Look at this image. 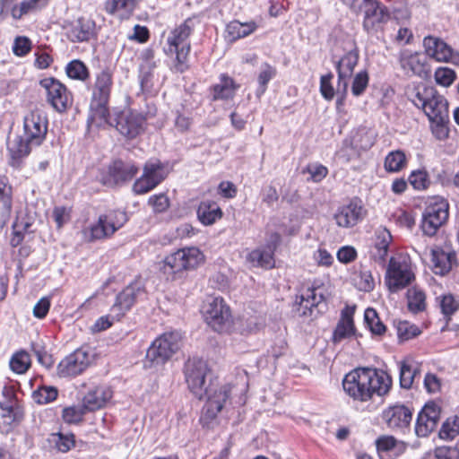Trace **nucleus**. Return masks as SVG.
<instances>
[{
	"mask_svg": "<svg viewBox=\"0 0 459 459\" xmlns=\"http://www.w3.org/2000/svg\"><path fill=\"white\" fill-rule=\"evenodd\" d=\"M414 279L415 274L408 256L398 255L390 259L385 277V283L390 291L397 292L406 288Z\"/></svg>",
	"mask_w": 459,
	"mask_h": 459,
	"instance_id": "8",
	"label": "nucleus"
},
{
	"mask_svg": "<svg viewBox=\"0 0 459 459\" xmlns=\"http://www.w3.org/2000/svg\"><path fill=\"white\" fill-rule=\"evenodd\" d=\"M65 73L69 78L82 82L88 79L90 75L87 66L78 59H74L67 64Z\"/></svg>",
	"mask_w": 459,
	"mask_h": 459,
	"instance_id": "47",
	"label": "nucleus"
},
{
	"mask_svg": "<svg viewBox=\"0 0 459 459\" xmlns=\"http://www.w3.org/2000/svg\"><path fill=\"white\" fill-rule=\"evenodd\" d=\"M197 217L202 224L208 226L222 217V211L215 202L204 201L197 208Z\"/></svg>",
	"mask_w": 459,
	"mask_h": 459,
	"instance_id": "37",
	"label": "nucleus"
},
{
	"mask_svg": "<svg viewBox=\"0 0 459 459\" xmlns=\"http://www.w3.org/2000/svg\"><path fill=\"white\" fill-rule=\"evenodd\" d=\"M423 46L427 55L431 58L438 62H448L452 48L442 39L428 36L423 40Z\"/></svg>",
	"mask_w": 459,
	"mask_h": 459,
	"instance_id": "31",
	"label": "nucleus"
},
{
	"mask_svg": "<svg viewBox=\"0 0 459 459\" xmlns=\"http://www.w3.org/2000/svg\"><path fill=\"white\" fill-rule=\"evenodd\" d=\"M281 240V235L274 232L269 237L264 247H259L252 250L247 256V260L255 267H263L265 269L274 266L273 255Z\"/></svg>",
	"mask_w": 459,
	"mask_h": 459,
	"instance_id": "20",
	"label": "nucleus"
},
{
	"mask_svg": "<svg viewBox=\"0 0 459 459\" xmlns=\"http://www.w3.org/2000/svg\"><path fill=\"white\" fill-rule=\"evenodd\" d=\"M181 339L178 331L163 333L147 350L146 359L152 364H164L179 350Z\"/></svg>",
	"mask_w": 459,
	"mask_h": 459,
	"instance_id": "9",
	"label": "nucleus"
},
{
	"mask_svg": "<svg viewBox=\"0 0 459 459\" xmlns=\"http://www.w3.org/2000/svg\"><path fill=\"white\" fill-rule=\"evenodd\" d=\"M148 204L152 207L156 213L164 212L169 206V200L165 194H159L152 195Z\"/></svg>",
	"mask_w": 459,
	"mask_h": 459,
	"instance_id": "58",
	"label": "nucleus"
},
{
	"mask_svg": "<svg viewBox=\"0 0 459 459\" xmlns=\"http://www.w3.org/2000/svg\"><path fill=\"white\" fill-rule=\"evenodd\" d=\"M435 81L443 87L450 86L455 80V73L447 67L437 68L434 74Z\"/></svg>",
	"mask_w": 459,
	"mask_h": 459,
	"instance_id": "55",
	"label": "nucleus"
},
{
	"mask_svg": "<svg viewBox=\"0 0 459 459\" xmlns=\"http://www.w3.org/2000/svg\"><path fill=\"white\" fill-rule=\"evenodd\" d=\"M429 255L434 273L440 275H444L450 271L452 260L455 256V253L446 252L438 247L431 248Z\"/></svg>",
	"mask_w": 459,
	"mask_h": 459,
	"instance_id": "33",
	"label": "nucleus"
},
{
	"mask_svg": "<svg viewBox=\"0 0 459 459\" xmlns=\"http://www.w3.org/2000/svg\"><path fill=\"white\" fill-rule=\"evenodd\" d=\"M458 434L459 423L455 420L452 422L449 420L444 422L439 431V437L443 439H453Z\"/></svg>",
	"mask_w": 459,
	"mask_h": 459,
	"instance_id": "59",
	"label": "nucleus"
},
{
	"mask_svg": "<svg viewBox=\"0 0 459 459\" xmlns=\"http://www.w3.org/2000/svg\"><path fill=\"white\" fill-rule=\"evenodd\" d=\"M408 307L413 313L423 311L426 307L425 293L414 287L407 290Z\"/></svg>",
	"mask_w": 459,
	"mask_h": 459,
	"instance_id": "45",
	"label": "nucleus"
},
{
	"mask_svg": "<svg viewBox=\"0 0 459 459\" xmlns=\"http://www.w3.org/2000/svg\"><path fill=\"white\" fill-rule=\"evenodd\" d=\"M14 0H0V18L4 11L11 10V15L15 20L45 6L48 0H22L19 4L12 5Z\"/></svg>",
	"mask_w": 459,
	"mask_h": 459,
	"instance_id": "27",
	"label": "nucleus"
},
{
	"mask_svg": "<svg viewBox=\"0 0 459 459\" xmlns=\"http://www.w3.org/2000/svg\"><path fill=\"white\" fill-rule=\"evenodd\" d=\"M399 63L404 74L408 76L419 75L424 73V64L420 54L405 49L400 52Z\"/></svg>",
	"mask_w": 459,
	"mask_h": 459,
	"instance_id": "32",
	"label": "nucleus"
},
{
	"mask_svg": "<svg viewBox=\"0 0 459 459\" xmlns=\"http://www.w3.org/2000/svg\"><path fill=\"white\" fill-rule=\"evenodd\" d=\"M138 172V167L131 161L114 160L108 166V176L114 184L131 180Z\"/></svg>",
	"mask_w": 459,
	"mask_h": 459,
	"instance_id": "28",
	"label": "nucleus"
},
{
	"mask_svg": "<svg viewBox=\"0 0 459 459\" xmlns=\"http://www.w3.org/2000/svg\"><path fill=\"white\" fill-rule=\"evenodd\" d=\"M204 255L197 247H185L167 255L164 259V272L176 273L193 270L204 263Z\"/></svg>",
	"mask_w": 459,
	"mask_h": 459,
	"instance_id": "10",
	"label": "nucleus"
},
{
	"mask_svg": "<svg viewBox=\"0 0 459 459\" xmlns=\"http://www.w3.org/2000/svg\"><path fill=\"white\" fill-rule=\"evenodd\" d=\"M365 214L366 210L360 201L355 199L347 205L340 207L334 215V219L339 227L351 228L362 221Z\"/></svg>",
	"mask_w": 459,
	"mask_h": 459,
	"instance_id": "23",
	"label": "nucleus"
},
{
	"mask_svg": "<svg viewBox=\"0 0 459 459\" xmlns=\"http://www.w3.org/2000/svg\"><path fill=\"white\" fill-rule=\"evenodd\" d=\"M353 280L355 286L361 291L368 292L375 287V281L369 271H360Z\"/></svg>",
	"mask_w": 459,
	"mask_h": 459,
	"instance_id": "52",
	"label": "nucleus"
},
{
	"mask_svg": "<svg viewBox=\"0 0 459 459\" xmlns=\"http://www.w3.org/2000/svg\"><path fill=\"white\" fill-rule=\"evenodd\" d=\"M360 7L364 13L363 28L368 33L377 31L390 19L388 8L378 0H363Z\"/></svg>",
	"mask_w": 459,
	"mask_h": 459,
	"instance_id": "17",
	"label": "nucleus"
},
{
	"mask_svg": "<svg viewBox=\"0 0 459 459\" xmlns=\"http://www.w3.org/2000/svg\"><path fill=\"white\" fill-rule=\"evenodd\" d=\"M356 256L357 252L355 248L350 246L342 247L337 252V259L343 264L351 263Z\"/></svg>",
	"mask_w": 459,
	"mask_h": 459,
	"instance_id": "64",
	"label": "nucleus"
},
{
	"mask_svg": "<svg viewBox=\"0 0 459 459\" xmlns=\"http://www.w3.org/2000/svg\"><path fill=\"white\" fill-rule=\"evenodd\" d=\"M420 371L417 365L403 362L400 365V385L404 389H410L414 380L419 377Z\"/></svg>",
	"mask_w": 459,
	"mask_h": 459,
	"instance_id": "43",
	"label": "nucleus"
},
{
	"mask_svg": "<svg viewBox=\"0 0 459 459\" xmlns=\"http://www.w3.org/2000/svg\"><path fill=\"white\" fill-rule=\"evenodd\" d=\"M355 307H345L341 313V317L333 330L332 342L336 344L345 339L357 338V332L354 325L353 316Z\"/></svg>",
	"mask_w": 459,
	"mask_h": 459,
	"instance_id": "24",
	"label": "nucleus"
},
{
	"mask_svg": "<svg viewBox=\"0 0 459 459\" xmlns=\"http://www.w3.org/2000/svg\"><path fill=\"white\" fill-rule=\"evenodd\" d=\"M359 61V52L351 50L336 62L335 68L338 74V88L346 91L349 80L353 74Z\"/></svg>",
	"mask_w": 459,
	"mask_h": 459,
	"instance_id": "26",
	"label": "nucleus"
},
{
	"mask_svg": "<svg viewBox=\"0 0 459 459\" xmlns=\"http://www.w3.org/2000/svg\"><path fill=\"white\" fill-rule=\"evenodd\" d=\"M375 252L373 256L379 264H385L388 255L389 245L392 242L390 231L384 227H379L375 232Z\"/></svg>",
	"mask_w": 459,
	"mask_h": 459,
	"instance_id": "35",
	"label": "nucleus"
},
{
	"mask_svg": "<svg viewBox=\"0 0 459 459\" xmlns=\"http://www.w3.org/2000/svg\"><path fill=\"white\" fill-rule=\"evenodd\" d=\"M238 87L231 77L222 74L220 75L219 82L212 87V99L214 100L232 99Z\"/></svg>",
	"mask_w": 459,
	"mask_h": 459,
	"instance_id": "36",
	"label": "nucleus"
},
{
	"mask_svg": "<svg viewBox=\"0 0 459 459\" xmlns=\"http://www.w3.org/2000/svg\"><path fill=\"white\" fill-rule=\"evenodd\" d=\"M112 390L106 385L96 386L83 397L82 403L88 411L99 410L111 399Z\"/></svg>",
	"mask_w": 459,
	"mask_h": 459,
	"instance_id": "30",
	"label": "nucleus"
},
{
	"mask_svg": "<svg viewBox=\"0 0 459 459\" xmlns=\"http://www.w3.org/2000/svg\"><path fill=\"white\" fill-rule=\"evenodd\" d=\"M31 40L26 36H17L13 44V52L16 56H25L31 50Z\"/></svg>",
	"mask_w": 459,
	"mask_h": 459,
	"instance_id": "54",
	"label": "nucleus"
},
{
	"mask_svg": "<svg viewBox=\"0 0 459 459\" xmlns=\"http://www.w3.org/2000/svg\"><path fill=\"white\" fill-rule=\"evenodd\" d=\"M48 118L40 110H32L23 118V134L8 143V151L13 160L27 156L32 146H39L48 132Z\"/></svg>",
	"mask_w": 459,
	"mask_h": 459,
	"instance_id": "3",
	"label": "nucleus"
},
{
	"mask_svg": "<svg viewBox=\"0 0 459 459\" xmlns=\"http://www.w3.org/2000/svg\"><path fill=\"white\" fill-rule=\"evenodd\" d=\"M392 386L391 377L383 370L358 368L345 375L342 380L344 392L354 401L368 402L374 395L387 394Z\"/></svg>",
	"mask_w": 459,
	"mask_h": 459,
	"instance_id": "2",
	"label": "nucleus"
},
{
	"mask_svg": "<svg viewBox=\"0 0 459 459\" xmlns=\"http://www.w3.org/2000/svg\"><path fill=\"white\" fill-rule=\"evenodd\" d=\"M364 320L370 332L376 335H382L385 333L386 327L380 320L377 311L368 307L365 310Z\"/></svg>",
	"mask_w": 459,
	"mask_h": 459,
	"instance_id": "44",
	"label": "nucleus"
},
{
	"mask_svg": "<svg viewBox=\"0 0 459 459\" xmlns=\"http://www.w3.org/2000/svg\"><path fill=\"white\" fill-rule=\"evenodd\" d=\"M440 418V407L434 402L428 403L419 412L415 433L418 437H428L437 426Z\"/></svg>",
	"mask_w": 459,
	"mask_h": 459,
	"instance_id": "22",
	"label": "nucleus"
},
{
	"mask_svg": "<svg viewBox=\"0 0 459 459\" xmlns=\"http://www.w3.org/2000/svg\"><path fill=\"white\" fill-rule=\"evenodd\" d=\"M107 120L102 122L110 126L115 123L117 130L130 139L136 137L143 129V117L129 110L117 113L115 117H109L108 113Z\"/></svg>",
	"mask_w": 459,
	"mask_h": 459,
	"instance_id": "18",
	"label": "nucleus"
},
{
	"mask_svg": "<svg viewBox=\"0 0 459 459\" xmlns=\"http://www.w3.org/2000/svg\"><path fill=\"white\" fill-rule=\"evenodd\" d=\"M88 411L84 404L65 407L62 411V418L68 424H76L82 420L83 415Z\"/></svg>",
	"mask_w": 459,
	"mask_h": 459,
	"instance_id": "49",
	"label": "nucleus"
},
{
	"mask_svg": "<svg viewBox=\"0 0 459 459\" xmlns=\"http://www.w3.org/2000/svg\"><path fill=\"white\" fill-rule=\"evenodd\" d=\"M333 75L332 73L322 75L320 78V93L325 100H332L334 97L335 91L332 84Z\"/></svg>",
	"mask_w": 459,
	"mask_h": 459,
	"instance_id": "57",
	"label": "nucleus"
},
{
	"mask_svg": "<svg viewBox=\"0 0 459 459\" xmlns=\"http://www.w3.org/2000/svg\"><path fill=\"white\" fill-rule=\"evenodd\" d=\"M91 356L83 349H78L63 359L57 366V373L62 377L82 374L90 365Z\"/></svg>",
	"mask_w": 459,
	"mask_h": 459,
	"instance_id": "19",
	"label": "nucleus"
},
{
	"mask_svg": "<svg viewBox=\"0 0 459 459\" xmlns=\"http://www.w3.org/2000/svg\"><path fill=\"white\" fill-rule=\"evenodd\" d=\"M12 212V187L0 178V228L9 221Z\"/></svg>",
	"mask_w": 459,
	"mask_h": 459,
	"instance_id": "38",
	"label": "nucleus"
},
{
	"mask_svg": "<svg viewBox=\"0 0 459 459\" xmlns=\"http://www.w3.org/2000/svg\"><path fill=\"white\" fill-rule=\"evenodd\" d=\"M113 86V73L109 68H105L96 74L92 87L91 108H95L92 119L99 117L101 120H107V104L109 100Z\"/></svg>",
	"mask_w": 459,
	"mask_h": 459,
	"instance_id": "7",
	"label": "nucleus"
},
{
	"mask_svg": "<svg viewBox=\"0 0 459 459\" xmlns=\"http://www.w3.org/2000/svg\"><path fill=\"white\" fill-rule=\"evenodd\" d=\"M50 299L48 297L41 298L33 307V316L37 318H44L49 311Z\"/></svg>",
	"mask_w": 459,
	"mask_h": 459,
	"instance_id": "63",
	"label": "nucleus"
},
{
	"mask_svg": "<svg viewBox=\"0 0 459 459\" xmlns=\"http://www.w3.org/2000/svg\"><path fill=\"white\" fill-rule=\"evenodd\" d=\"M276 68L267 63H264L260 67V72L257 76L258 88L256 90V96L263 95L266 89L268 82L276 76Z\"/></svg>",
	"mask_w": 459,
	"mask_h": 459,
	"instance_id": "42",
	"label": "nucleus"
},
{
	"mask_svg": "<svg viewBox=\"0 0 459 459\" xmlns=\"http://www.w3.org/2000/svg\"><path fill=\"white\" fill-rule=\"evenodd\" d=\"M368 74L366 71L359 72L353 78L351 92L354 96H360L368 85Z\"/></svg>",
	"mask_w": 459,
	"mask_h": 459,
	"instance_id": "56",
	"label": "nucleus"
},
{
	"mask_svg": "<svg viewBox=\"0 0 459 459\" xmlns=\"http://www.w3.org/2000/svg\"><path fill=\"white\" fill-rule=\"evenodd\" d=\"M256 27L254 22L242 23L238 21H232L226 28L227 38L230 41H236L250 35L256 30Z\"/></svg>",
	"mask_w": 459,
	"mask_h": 459,
	"instance_id": "39",
	"label": "nucleus"
},
{
	"mask_svg": "<svg viewBox=\"0 0 459 459\" xmlns=\"http://www.w3.org/2000/svg\"><path fill=\"white\" fill-rule=\"evenodd\" d=\"M57 394L58 391L56 387L44 385L33 392L32 398L39 404H46L55 401Z\"/></svg>",
	"mask_w": 459,
	"mask_h": 459,
	"instance_id": "50",
	"label": "nucleus"
},
{
	"mask_svg": "<svg viewBox=\"0 0 459 459\" xmlns=\"http://www.w3.org/2000/svg\"><path fill=\"white\" fill-rule=\"evenodd\" d=\"M50 441L54 444L55 448L61 453H67L75 446V437L72 433H53Z\"/></svg>",
	"mask_w": 459,
	"mask_h": 459,
	"instance_id": "46",
	"label": "nucleus"
},
{
	"mask_svg": "<svg viewBox=\"0 0 459 459\" xmlns=\"http://www.w3.org/2000/svg\"><path fill=\"white\" fill-rule=\"evenodd\" d=\"M136 4V0H106L104 8L108 13L126 20L133 14Z\"/></svg>",
	"mask_w": 459,
	"mask_h": 459,
	"instance_id": "34",
	"label": "nucleus"
},
{
	"mask_svg": "<svg viewBox=\"0 0 459 459\" xmlns=\"http://www.w3.org/2000/svg\"><path fill=\"white\" fill-rule=\"evenodd\" d=\"M30 354L25 351L15 352L10 359L11 369L17 374L25 373L30 367Z\"/></svg>",
	"mask_w": 459,
	"mask_h": 459,
	"instance_id": "48",
	"label": "nucleus"
},
{
	"mask_svg": "<svg viewBox=\"0 0 459 459\" xmlns=\"http://www.w3.org/2000/svg\"><path fill=\"white\" fill-rule=\"evenodd\" d=\"M204 255L197 247H185L167 255L164 259V272L176 273L193 270L204 263Z\"/></svg>",
	"mask_w": 459,
	"mask_h": 459,
	"instance_id": "11",
	"label": "nucleus"
},
{
	"mask_svg": "<svg viewBox=\"0 0 459 459\" xmlns=\"http://www.w3.org/2000/svg\"><path fill=\"white\" fill-rule=\"evenodd\" d=\"M383 419L388 428L403 429L410 425L412 420V411L403 404H395L384 411Z\"/></svg>",
	"mask_w": 459,
	"mask_h": 459,
	"instance_id": "25",
	"label": "nucleus"
},
{
	"mask_svg": "<svg viewBox=\"0 0 459 459\" xmlns=\"http://www.w3.org/2000/svg\"><path fill=\"white\" fill-rule=\"evenodd\" d=\"M94 22L79 18L66 28V36L72 42L88 41L93 35Z\"/></svg>",
	"mask_w": 459,
	"mask_h": 459,
	"instance_id": "29",
	"label": "nucleus"
},
{
	"mask_svg": "<svg viewBox=\"0 0 459 459\" xmlns=\"http://www.w3.org/2000/svg\"><path fill=\"white\" fill-rule=\"evenodd\" d=\"M126 221V213L121 211H113L100 215L97 222L82 230V238L87 242H92L108 238L123 227Z\"/></svg>",
	"mask_w": 459,
	"mask_h": 459,
	"instance_id": "6",
	"label": "nucleus"
},
{
	"mask_svg": "<svg viewBox=\"0 0 459 459\" xmlns=\"http://www.w3.org/2000/svg\"><path fill=\"white\" fill-rule=\"evenodd\" d=\"M448 122H449V117H442L441 119L437 118L430 120V128L433 135L436 139L439 141L446 140L449 135V129H448Z\"/></svg>",
	"mask_w": 459,
	"mask_h": 459,
	"instance_id": "51",
	"label": "nucleus"
},
{
	"mask_svg": "<svg viewBox=\"0 0 459 459\" xmlns=\"http://www.w3.org/2000/svg\"><path fill=\"white\" fill-rule=\"evenodd\" d=\"M448 203L442 198H435L422 213L420 228L424 235L432 237L448 219Z\"/></svg>",
	"mask_w": 459,
	"mask_h": 459,
	"instance_id": "12",
	"label": "nucleus"
},
{
	"mask_svg": "<svg viewBox=\"0 0 459 459\" xmlns=\"http://www.w3.org/2000/svg\"><path fill=\"white\" fill-rule=\"evenodd\" d=\"M168 176L164 164L159 160H149L143 168L142 176L135 180L133 190L137 195L146 194L159 186Z\"/></svg>",
	"mask_w": 459,
	"mask_h": 459,
	"instance_id": "13",
	"label": "nucleus"
},
{
	"mask_svg": "<svg viewBox=\"0 0 459 459\" xmlns=\"http://www.w3.org/2000/svg\"><path fill=\"white\" fill-rule=\"evenodd\" d=\"M204 314L207 324L216 332H222L230 325V311L221 298L209 299Z\"/></svg>",
	"mask_w": 459,
	"mask_h": 459,
	"instance_id": "16",
	"label": "nucleus"
},
{
	"mask_svg": "<svg viewBox=\"0 0 459 459\" xmlns=\"http://www.w3.org/2000/svg\"><path fill=\"white\" fill-rule=\"evenodd\" d=\"M409 182L415 190H425L430 185V180L427 171L415 170L409 176Z\"/></svg>",
	"mask_w": 459,
	"mask_h": 459,
	"instance_id": "53",
	"label": "nucleus"
},
{
	"mask_svg": "<svg viewBox=\"0 0 459 459\" xmlns=\"http://www.w3.org/2000/svg\"><path fill=\"white\" fill-rule=\"evenodd\" d=\"M407 163L403 152L397 150L389 152L385 159V169L388 172H399Z\"/></svg>",
	"mask_w": 459,
	"mask_h": 459,
	"instance_id": "40",
	"label": "nucleus"
},
{
	"mask_svg": "<svg viewBox=\"0 0 459 459\" xmlns=\"http://www.w3.org/2000/svg\"><path fill=\"white\" fill-rule=\"evenodd\" d=\"M398 339L401 342L409 341L420 334V329L414 324L406 320L394 321Z\"/></svg>",
	"mask_w": 459,
	"mask_h": 459,
	"instance_id": "41",
	"label": "nucleus"
},
{
	"mask_svg": "<svg viewBox=\"0 0 459 459\" xmlns=\"http://www.w3.org/2000/svg\"><path fill=\"white\" fill-rule=\"evenodd\" d=\"M194 19H186L169 31L163 46V51L168 56H175L173 68L178 73H184L189 68L188 56L191 50L189 37L194 30Z\"/></svg>",
	"mask_w": 459,
	"mask_h": 459,
	"instance_id": "4",
	"label": "nucleus"
},
{
	"mask_svg": "<svg viewBox=\"0 0 459 459\" xmlns=\"http://www.w3.org/2000/svg\"><path fill=\"white\" fill-rule=\"evenodd\" d=\"M437 459H459V448L456 446H441L435 450Z\"/></svg>",
	"mask_w": 459,
	"mask_h": 459,
	"instance_id": "61",
	"label": "nucleus"
},
{
	"mask_svg": "<svg viewBox=\"0 0 459 459\" xmlns=\"http://www.w3.org/2000/svg\"><path fill=\"white\" fill-rule=\"evenodd\" d=\"M325 295L320 288H307L300 297H297L292 311L298 316H313L315 312L322 313L325 309Z\"/></svg>",
	"mask_w": 459,
	"mask_h": 459,
	"instance_id": "14",
	"label": "nucleus"
},
{
	"mask_svg": "<svg viewBox=\"0 0 459 459\" xmlns=\"http://www.w3.org/2000/svg\"><path fill=\"white\" fill-rule=\"evenodd\" d=\"M408 99L419 108H421L429 120L448 117V102L437 91L420 83L407 91Z\"/></svg>",
	"mask_w": 459,
	"mask_h": 459,
	"instance_id": "5",
	"label": "nucleus"
},
{
	"mask_svg": "<svg viewBox=\"0 0 459 459\" xmlns=\"http://www.w3.org/2000/svg\"><path fill=\"white\" fill-rule=\"evenodd\" d=\"M208 372L206 362L199 358H190L184 367L186 382L190 391L199 399L207 394L200 418V422L206 428H211L218 413L223 408L229 398L230 389L224 385L215 390L212 394L205 387V377Z\"/></svg>",
	"mask_w": 459,
	"mask_h": 459,
	"instance_id": "1",
	"label": "nucleus"
},
{
	"mask_svg": "<svg viewBox=\"0 0 459 459\" xmlns=\"http://www.w3.org/2000/svg\"><path fill=\"white\" fill-rule=\"evenodd\" d=\"M397 440L393 436H382L376 440V446L378 453L388 452L394 449Z\"/></svg>",
	"mask_w": 459,
	"mask_h": 459,
	"instance_id": "62",
	"label": "nucleus"
},
{
	"mask_svg": "<svg viewBox=\"0 0 459 459\" xmlns=\"http://www.w3.org/2000/svg\"><path fill=\"white\" fill-rule=\"evenodd\" d=\"M145 295L144 284L142 279H135L128 284L117 296L112 307L117 315H124L136 300Z\"/></svg>",
	"mask_w": 459,
	"mask_h": 459,
	"instance_id": "21",
	"label": "nucleus"
},
{
	"mask_svg": "<svg viewBox=\"0 0 459 459\" xmlns=\"http://www.w3.org/2000/svg\"><path fill=\"white\" fill-rule=\"evenodd\" d=\"M40 85L46 90L47 100L55 110L65 112L73 104V95L66 86L55 78H45Z\"/></svg>",
	"mask_w": 459,
	"mask_h": 459,
	"instance_id": "15",
	"label": "nucleus"
},
{
	"mask_svg": "<svg viewBox=\"0 0 459 459\" xmlns=\"http://www.w3.org/2000/svg\"><path fill=\"white\" fill-rule=\"evenodd\" d=\"M3 401H0V407L4 410L11 409L15 404V392L13 386L5 385L2 388Z\"/></svg>",
	"mask_w": 459,
	"mask_h": 459,
	"instance_id": "60",
	"label": "nucleus"
}]
</instances>
